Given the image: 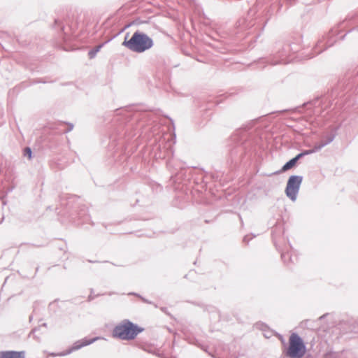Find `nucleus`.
<instances>
[{"label": "nucleus", "instance_id": "obj_1", "mask_svg": "<svg viewBox=\"0 0 358 358\" xmlns=\"http://www.w3.org/2000/svg\"><path fill=\"white\" fill-rule=\"evenodd\" d=\"M114 113L120 116L115 133L110 136L111 142L117 141L115 145H124L136 136H141L150 115L148 112H133L124 108H118Z\"/></svg>", "mask_w": 358, "mask_h": 358}, {"label": "nucleus", "instance_id": "obj_2", "mask_svg": "<svg viewBox=\"0 0 358 358\" xmlns=\"http://www.w3.org/2000/svg\"><path fill=\"white\" fill-rule=\"evenodd\" d=\"M338 88L339 87L338 86L324 96L321 97L317 96L313 100L304 103L301 107H297L292 110H282L278 111V113H284L289 110L301 112V108H305L308 116H319L332 106L333 101L335 99H337L335 103V106L333 108L332 116L338 115L340 110H345L348 107L354 104L350 100H348L349 95L346 96V94H340Z\"/></svg>", "mask_w": 358, "mask_h": 358}, {"label": "nucleus", "instance_id": "obj_3", "mask_svg": "<svg viewBox=\"0 0 358 358\" xmlns=\"http://www.w3.org/2000/svg\"><path fill=\"white\" fill-rule=\"evenodd\" d=\"M255 131L252 127H245L237 129L231 135L228 162L234 165L239 164L244 156L258 143L259 138L255 134Z\"/></svg>", "mask_w": 358, "mask_h": 358}, {"label": "nucleus", "instance_id": "obj_4", "mask_svg": "<svg viewBox=\"0 0 358 358\" xmlns=\"http://www.w3.org/2000/svg\"><path fill=\"white\" fill-rule=\"evenodd\" d=\"M129 33L126 34L122 45L134 52L143 53L154 45L152 38L143 31L136 30L129 39Z\"/></svg>", "mask_w": 358, "mask_h": 358}, {"label": "nucleus", "instance_id": "obj_5", "mask_svg": "<svg viewBox=\"0 0 358 358\" xmlns=\"http://www.w3.org/2000/svg\"><path fill=\"white\" fill-rule=\"evenodd\" d=\"M143 331L144 328L128 319H124L114 327L112 336L122 341H131Z\"/></svg>", "mask_w": 358, "mask_h": 358}, {"label": "nucleus", "instance_id": "obj_6", "mask_svg": "<svg viewBox=\"0 0 358 358\" xmlns=\"http://www.w3.org/2000/svg\"><path fill=\"white\" fill-rule=\"evenodd\" d=\"M275 48V53L268 62L272 65L289 63V61L287 60V58L289 55L290 51L294 52L299 51V49L296 48L295 44H285L282 42L278 43Z\"/></svg>", "mask_w": 358, "mask_h": 358}, {"label": "nucleus", "instance_id": "obj_7", "mask_svg": "<svg viewBox=\"0 0 358 358\" xmlns=\"http://www.w3.org/2000/svg\"><path fill=\"white\" fill-rule=\"evenodd\" d=\"M306 352V346L302 338L292 333L289 338V346L286 355L290 358H302Z\"/></svg>", "mask_w": 358, "mask_h": 358}, {"label": "nucleus", "instance_id": "obj_8", "mask_svg": "<svg viewBox=\"0 0 358 358\" xmlns=\"http://www.w3.org/2000/svg\"><path fill=\"white\" fill-rule=\"evenodd\" d=\"M303 181V176L298 175L290 176L285 187L286 196L292 201H295Z\"/></svg>", "mask_w": 358, "mask_h": 358}, {"label": "nucleus", "instance_id": "obj_9", "mask_svg": "<svg viewBox=\"0 0 358 358\" xmlns=\"http://www.w3.org/2000/svg\"><path fill=\"white\" fill-rule=\"evenodd\" d=\"M336 30L331 29L327 36L320 39L313 48L314 53L308 56V59L313 58L315 55H319L329 47H331L336 41L335 38Z\"/></svg>", "mask_w": 358, "mask_h": 358}, {"label": "nucleus", "instance_id": "obj_10", "mask_svg": "<svg viewBox=\"0 0 358 358\" xmlns=\"http://www.w3.org/2000/svg\"><path fill=\"white\" fill-rule=\"evenodd\" d=\"M157 150L158 151L155 152V156L159 159H167V165L170 166L171 164L170 159L173 157L174 153L172 142L163 141L157 145Z\"/></svg>", "mask_w": 358, "mask_h": 358}, {"label": "nucleus", "instance_id": "obj_11", "mask_svg": "<svg viewBox=\"0 0 358 358\" xmlns=\"http://www.w3.org/2000/svg\"><path fill=\"white\" fill-rule=\"evenodd\" d=\"M97 339H99L98 337H95L93 338H84L81 340H78V341H76L75 343H73V344L72 345L71 347L66 349L62 354V355H68L74 351L78 350L85 346H87V345H89L93 343Z\"/></svg>", "mask_w": 358, "mask_h": 358}, {"label": "nucleus", "instance_id": "obj_12", "mask_svg": "<svg viewBox=\"0 0 358 358\" xmlns=\"http://www.w3.org/2000/svg\"><path fill=\"white\" fill-rule=\"evenodd\" d=\"M0 358H25V352L15 350L1 351Z\"/></svg>", "mask_w": 358, "mask_h": 358}, {"label": "nucleus", "instance_id": "obj_13", "mask_svg": "<svg viewBox=\"0 0 358 358\" xmlns=\"http://www.w3.org/2000/svg\"><path fill=\"white\" fill-rule=\"evenodd\" d=\"M144 23H148V21H147V20H141L139 18L136 19L135 20L133 21V22L131 24H129L125 26L124 27H123L120 30H119L117 33L114 34L111 37H110L108 39V41H112L113 38H115L116 36H117L122 32H123L124 31V29L126 28H127L128 27H129L130 25H131V24L140 25V24H144Z\"/></svg>", "mask_w": 358, "mask_h": 358}, {"label": "nucleus", "instance_id": "obj_14", "mask_svg": "<svg viewBox=\"0 0 358 358\" xmlns=\"http://www.w3.org/2000/svg\"><path fill=\"white\" fill-rule=\"evenodd\" d=\"M55 27L59 29V31L62 32V40L64 43H66L69 40V36L64 33V25L57 19L55 20Z\"/></svg>", "mask_w": 358, "mask_h": 358}, {"label": "nucleus", "instance_id": "obj_15", "mask_svg": "<svg viewBox=\"0 0 358 358\" xmlns=\"http://www.w3.org/2000/svg\"><path fill=\"white\" fill-rule=\"evenodd\" d=\"M277 8L278 10H279V9L280 8V6L279 5V3H276V4H273L271 5L266 10V13H265V17H266V20L264 22V26H263V28L266 26V24H267V22H268V20L271 19V17H272L273 15V10Z\"/></svg>", "mask_w": 358, "mask_h": 358}, {"label": "nucleus", "instance_id": "obj_16", "mask_svg": "<svg viewBox=\"0 0 358 358\" xmlns=\"http://www.w3.org/2000/svg\"><path fill=\"white\" fill-rule=\"evenodd\" d=\"M336 131L337 128H333L330 133L322 138L321 141L324 143L325 146L331 143L334 140L336 135Z\"/></svg>", "mask_w": 358, "mask_h": 358}, {"label": "nucleus", "instance_id": "obj_17", "mask_svg": "<svg viewBox=\"0 0 358 358\" xmlns=\"http://www.w3.org/2000/svg\"><path fill=\"white\" fill-rule=\"evenodd\" d=\"M297 162L294 158H292L289 161H287L281 168L280 172H286L288 170L295 167L297 164Z\"/></svg>", "mask_w": 358, "mask_h": 358}, {"label": "nucleus", "instance_id": "obj_18", "mask_svg": "<svg viewBox=\"0 0 358 358\" xmlns=\"http://www.w3.org/2000/svg\"><path fill=\"white\" fill-rule=\"evenodd\" d=\"M108 41L107 40L105 43L99 44V45H97V46L93 48L92 49H91L88 52V56H89L90 59H93L94 57H95V56L96 55L97 52H99V50L104 45V44L108 43Z\"/></svg>", "mask_w": 358, "mask_h": 358}, {"label": "nucleus", "instance_id": "obj_19", "mask_svg": "<svg viewBox=\"0 0 358 358\" xmlns=\"http://www.w3.org/2000/svg\"><path fill=\"white\" fill-rule=\"evenodd\" d=\"M281 253V258L283 262L286 264H288L289 263L294 262V260L292 259V255L289 252H283L280 251Z\"/></svg>", "mask_w": 358, "mask_h": 358}, {"label": "nucleus", "instance_id": "obj_20", "mask_svg": "<svg viewBox=\"0 0 358 358\" xmlns=\"http://www.w3.org/2000/svg\"><path fill=\"white\" fill-rule=\"evenodd\" d=\"M279 229V225L277 224L275 225L273 229H272V238H273V241L274 243V245H275L276 248L278 250H279V248H278V246L277 245V241H276V238H277V234H278L279 233L277 231Z\"/></svg>", "mask_w": 358, "mask_h": 358}, {"label": "nucleus", "instance_id": "obj_21", "mask_svg": "<svg viewBox=\"0 0 358 358\" xmlns=\"http://www.w3.org/2000/svg\"><path fill=\"white\" fill-rule=\"evenodd\" d=\"M32 150L29 147H25L23 150V155L27 157L29 160L32 159Z\"/></svg>", "mask_w": 358, "mask_h": 358}, {"label": "nucleus", "instance_id": "obj_22", "mask_svg": "<svg viewBox=\"0 0 358 358\" xmlns=\"http://www.w3.org/2000/svg\"><path fill=\"white\" fill-rule=\"evenodd\" d=\"M78 216L80 217H83L84 220L86 221L89 217L87 209L85 208H81L78 213Z\"/></svg>", "mask_w": 358, "mask_h": 358}, {"label": "nucleus", "instance_id": "obj_23", "mask_svg": "<svg viewBox=\"0 0 358 358\" xmlns=\"http://www.w3.org/2000/svg\"><path fill=\"white\" fill-rule=\"evenodd\" d=\"M129 295H133V296H136L137 297H138L139 299H141V300L143 302V303H148V304H152V302L149 300H148L147 299L144 298L143 296H142L141 295H140L138 293H136V292H130L129 293Z\"/></svg>", "mask_w": 358, "mask_h": 358}, {"label": "nucleus", "instance_id": "obj_24", "mask_svg": "<svg viewBox=\"0 0 358 358\" xmlns=\"http://www.w3.org/2000/svg\"><path fill=\"white\" fill-rule=\"evenodd\" d=\"M325 145L324 143L321 141L320 143H316L314 147L312 148V150L313 151V153L318 152L322 148H324Z\"/></svg>", "mask_w": 358, "mask_h": 358}, {"label": "nucleus", "instance_id": "obj_25", "mask_svg": "<svg viewBox=\"0 0 358 358\" xmlns=\"http://www.w3.org/2000/svg\"><path fill=\"white\" fill-rule=\"evenodd\" d=\"M63 124L67 127V128L64 130V133H68L73 129V124L72 123L63 122Z\"/></svg>", "mask_w": 358, "mask_h": 358}, {"label": "nucleus", "instance_id": "obj_26", "mask_svg": "<svg viewBox=\"0 0 358 358\" xmlns=\"http://www.w3.org/2000/svg\"><path fill=\"white\" fill-rule=\"evenodd\" d=\"M255 237V235H252V237L250 238V236L249 235H246L243 237V243H246V244H248L249 241L252 238Z\"/></svg>", "mask_w": 358, "mask_h": 358}, {"label": "nucleus", "instance_id": "obj_27", "mask_svg": "<svg viewBox=\"0 0 358 358\" xmlns=\"http://www.w3.org/2000/svg\"><path fill=\"white\" fill-rule=\"evenodd\" d=\"M303 155V157H305L306 155H310V154H313V151L312 150V149L310 150H303L302 152H301Z\"/></svg>", "mask_w": 358, "mask_h": 358}, {"label": "nucleus", "instance_id": "obj_28", "mask_svg": "<svg viewBox=\"0 0 358 358\" xmlns=\"http://www.w3.org/2000/svg\"><path fill=\"white\" fill-rule=\"evenodd\" d=\"M92 292H93V289H91V293H90V294L88 296V299H87V300H88L89 301H91L94 300V299H95V297H96V296H99V294H97V295L94 296V295H93V294H92Z\"/></svg>", "mask_w": 358, "mask_h": 358}, {"label": "nucleus", "instance_id": "obj_29", "mask_svg": "<svg viewBox=\"0 0 358 358\" xmlns=\"http://www.w3.org/2000/svg\"><path fill=\"white\" fill-rule=\"evenodd\" d=\"M41 327H47V323H43L41 326H39L38 327H36L34 329H33L31 332H30V334H34L36 331H37Z\"/></svg>", "mask_w": 358, "mask_h": 358}, {"label": "nucleus", "instance_id": "obj_30", "mask_svg": "<svg viewBox=\"0 0 358 358\" xmlns=\"http://www.w3.org/2000/svg\"><path fill=\"white\" fill-rule=\"evenodd\" d=\"M245 22V20L244 19L239 20L237 22V27H241Z\"/></svg>", "mask_w": 358, "mask_h": 358}, {"label": "nucleus", "instance_id": "obj_31", "mask_svg": "<svg viewBox=\"0 0 358 358\" xmlns=\"http://www.w3.org/2000/svg\"><path fill=\"white\" fill-rule=\"evenodd\" d=\"M303 155L301 152L297 154L294 157H293L294 159L296 160V162H298L299 159H301V158H303Z\"/></svg>", "mask_w": 358, "mask_h": 358}, {"label": "nucleus", "instance_id": "obj_32", "mask_svg": "<svg viewBox=\"0 0 358 358\" xmlns=\"http://www.w3.org/2000/svg\"><path fill=\"white\" fill-rule=\"evenodd\" d=\"M196 345H198L199 348H201L205 352H208L207 351L208 346L204 345H201L199 343H196Z\"/></svg>", "mask_w": 358, "mask_h": 358}, {"label": "nucleus", "instance_id": "obj_33", "mask_svg": "<svg viewBox=\"0 0 358 358\" xmlns=\"http://www.w3.org/2000/svg\"><path fill=\"white\" fill-rule=\"evenodd\" d=\"M196 345H198L199 348H201L205 352H208L207 351L208 346L204 345H201L199 343H196Z\"/></svg>", "mask_w": 358, "mask_h": 358}, {"label": "nucleus", "instance_id": "obj_34", "mask_svg": "<svg viewBox=\"0 0 358 358\" xmlns=\"http://www.w3.org/2000/svg\"><path fill=\"white\" fill-rule=\"evenodd\" d=\"M261 327L260 329L262 330V331H264L266 328H267V326L264 324H261Z\"/></svg>", "mask_w": 358, "mask_h": 358}, {"label": "nucleus", "instance_id": "obj_35", "mask_svg": "<svg viewBox=\"0 0 358 358\" xmlns=\"http://www.w3.org/2000/svg\"><path fill=\"white\" fill-rule=\"evenodd\" d=\"M327 315V314H324L323 315H322L321 317H320L319 320H322L324 319L326 316Z\"/></svg>", "mask_w": 358, "mask_h": 358}, {"label": "nucleus", "instance_id": "obj_36", "mask_svg": "<svg viewBox=\"0 0 358 358\" xmlns=\"http://www.w3.org/2000/svg\"><path fill=\"white\" fill-rule=\"evenodd\" d=\"M355 17L354 15L353 16H348V18H346V20H348L349 18V20H352V18Z\"/></svg>", "mask_w": 358, "mask_h": 358}, {"label": "nucleus", "instance_id": "obj_37", "mask_svg": "<svg viewBox=\"0 0 358 358\" xmlns=\"http://www.w3.org/2000/svg\"><path fill=\"white\" fill-rule=\"evenodd\" d=\"M89 262L90 263H96V262H98L97 261H92V260H88Z\"/></svg>", "mask_w": 358, "mask_h": 358}, {"label": "nucleus", "instance_id": "obj_38", "mask_svg": "<svg viewBox=\"0 0 358 358\" xmlns=\"http://www.w3.org/2000/svg\"><path fill=\"white\" fill-rule=\"evenodd\" d=\"M32 320V316L29 317V320L31 321Z\"/></svg>", "mask_w": 358, "mask_h": 358}, {"label": "nucleus", "instance_id": "obj_39", "mask_svg": "<svg viewBox=\"0 0 358 358\" xmlns=\"http://www.w3.org/2000/svg\"><path fill=\"white\" fill-rule=\"evenodd\" d=\"M215 103H216V104H218V103H219V101H218V100H217Z\"/></svg>", "mask_w": 358, "mask_h": 358}, {"label": "nucleus", "instance_id": "obj_40", "mask_svg": "<svg viewBox=\"0 0 358 358\" xmlns=\"http://www.w3.org/2000/svg\"><path fill=\"white\" fill-rule=\"evenodd\" d=\"M279 173V171H276L273 174H276V173Z\"/></svg>", "mask_w": 358, "mask_h": 358}, {"label": "nucleus", "instance_id": "obj_41", "mask_svg": "<svg viewBox=\"0 0 358 358\" xmlns=\"http://www.w3.org/2000/svg\"><path fill=\"white\" fill-rule=\"evenodd\" d=\"M173 358H176V357H173Z\"/></svg>", "mask_w": 358, "mask_h": 358}]
</instances>
